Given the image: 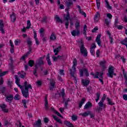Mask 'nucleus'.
Returning <instances> with one entry per match:
<instances>
[{
    "label": "nucleus",
    "instance_id": "nucleus-1",
    "mask_svg": "<svg viewBox=\"0 0 127 127\" xmlns=\"http://www.w3.org/2000/svg\"><path fill=\"white\" fill-rule=\"evenodd\" d=\"M15 79L16 80L15 83L17 86H18V87H19V88H20L23 97L27 98L29 95L28 94V91H29V90H30L31 91H32V86L31 84H28L27 82H25L24 85L21 86V85L19 84L20 80L17 75H15Z\"/></svg>",
    "mask_w": 127,
    "mask_h": 127
},
{
    "label": "nucleus",
    "instance_id": "nucleus-2",
    "mask_svg": "<svg viewBox=\"0 0 127 127\" xmlns=\"http://www.w3.org/2000/svg\"><path fill=\"white\" fill-rule=\"evenodd\" d=\"M80 52L84 56L86 57L87 55H88V51H87V49L84 46V44H83V41H81L80 44Z\"/></svg>",
    "mask_w": 127,
    "mask_h": 127
},
{
    "label": "nucleus",
    "instance_id": "nucleus-3",
    "mask_svg": "<svg viewBox=\"0 0 127 127\" xmlns=\"http://www.w3.org/2000/svg\"><path fill=\"white\" fill-rule=\"evenodd\" d=\"M73 65L72 67V70H70V73L71 75V76H74V74H75V72H76V66H77V60L76 59H74L72 62Z\"/></svg>",
    "mask_w": 127,
    "mask_h": 127
},
{
    "label": "nucleus",
    "instance_id": "nucleus-4",
    "mask_svg": "<svg viewBox=\"0 0 127 127\" xmlns=\"http://www.w3.org/2000/svg\"><path fill=\"white\" fill-rule=\"evenodd\" d=\"M113 75H116L115 73V67L113 66H109L108 69V73H107L108 77L113 78Z\"/></svg>",
    "mask_w": 127,
    "mask_h": 127
},
{
    "label": "nucleus",
    "instance_id": "nucleus-5",
    "mask_svg": "<svg viewBox=\"0 0 127 127\" xmlns=\"http://www.w3.org/2000/svg\"><path fill=\"white\" fill-rule=\"evenodd\" d=\"M64 20H66L65 22V25L66 26V28H68V26H69V22L68 20H70V15L69 14V12H67L66 14H64Z\"/></svg>",
    "mask_w": 127,
    "mask_h": 127
},
{
    "label": "nucleus",
    "instance_id": "nucleus-6",
    "mask_svg": "<svg viewBox=\"0 0 127 127\" xmlns=\"http://www.w3.org/2000/svg\"><path fill=\"white\" fill-rule=\"evenodd\" d=\"M6 105L4 103H1L0 104V109L2 112H3V113H7L8 112V109L6 108Z\"/></svg>",
    "mask_w": 127,
    "mask_h": 127
},
{
    "label": "nucleus",
    "instance_id": "nucleus-7",
    "mask_svg": "<svg viewBox=\"0 0 127 127\" xmlns=\"http://www.w3.org/2000/svg\"><path fill=\"white\" fill-rule=\"evenodd\" d=\"M107 17L109 18V19H105V24H106V25H109L110 24V22H111V19H112L113 15H112L111 13H108L107 14Z\"/></svg>",
    "mask_w": 127,
    "mask_h": 127
},
{
    "label": "nucleus",
    "instance_id": "nucleus-8",
    "mask_svg": "<svg viewBox=\"0 0 127 127\" xmlns=\"http://www.w3.org/2000/svg\"><path fill=\"white\" fill-rule=\"evenodd\" d=\"M79 73L80 77H83V75H84V74L86 76H89V73H88V70H87L85 68H84L83 69H80L79 70Z\"/></svg>",
    "mask_w": 127,
    "mask_h": 127
},
{
    "label": "nucleus",
    "instance_id": "nucleus-9",
    "mask_svg": "<svg viewBox=\"0 0 127 127\" xmlns=\"http://www.w3.org/2000/svg\"><path fill=\"white\" fill-rule=\"evenodd\" d=\"M91 75H92L94 78H102L103 77V72H97L95 74L91 72Z\"/></svg>",
    "mask_w": 127,
    "mask_h": 127
},
{
    "label": "nucleus",
    "instance_id": "nucleus-10",
    "mask_svg": "<svg viewBox=\"0 0 127 127\" xmlns=\"http://www.w3.org/2000/svg\"><path fill=\"white\" fill-rule=\"evenodd\" d=\"M102 35L101 34H99L97 36L95 41L97 43L98 45L101 46V37Z\"/></svg>",
    "mask_w": 127,
    "mask_h": 127
},
{
    "label": "nucleus",
    "instance_id": "nucleus-11",
    "mask_svg": "<svg viewBox=\"0 0 127 127\" xmlns=\"http://www.w3.org/2000/svg\"><path fill=\"white\" fill-rule=\"evenodd\" d=\"M54 119L57 123H58L60 124V125H63V122H62V120L61 119H59V117L55 116L54 115L53 116Z\"/></svg>",
    "mask_w": 127,
    "mask_h": 127
},
{
    "label": "nucleus",
    "instance_id": "nucleus-12",
    "mask_svg": "<svg viewBox=\"0 0 127 127\" xmlns=\"http://www.w3.org/2000/svg\"><path fill=\"white\" fill-rule=\"evenodd\" d=\"M0 30L2 33V34H4V29H3V21L0 20Z\"/></svg>",
    "mask_w": 127,
    "mask_h": 127
},
{
    "label": "nucleus",
    "instance_id": "nucleus-13",
    "mask_svg": "<svg viewBox=\"0 0 127 127\" xmlns=\"http://www.w3.org/2000/svg\"><path fill=\"white\" fill-rule=\"evenodd\" d=\"M82 85H83V86H85V87L88 86V85H89V84L90 83V80H89V79H82L81 80Z\"/></svg>",
    "mask_w": 127,
    "mask_h": 127
},
{
    "label": "nucleus",
    "instance_id": "nucleus-14",
    "mask_svg": "<svg viewBox=\"0 0 127 127\" xmlns=\"http://www.w3.org/2000/svg\"><path fill=\"white\" fill-rule=\"evenodd\" d=\"M80 34V31H79V30H74L71 32V35L72 36H78Z\"/></svg>",
    "mask_w": 127,
    "mask_h": 127
},
{
    "label": "nucleus",
    "instance_id": "nucleus-15",
    "mask_svg": "<svg viewBox=\"0 0 127 127\" xmlns=\"http://www.w3.org/2000/svg\"><path fill=\"white\" fill-rule=\"evenodd\" d=\"M100 19V12H97L94 16V21L95 22H98Z\"/></svg>",
    "mask_w": 127,
    "mask_h": 127
},
{
    "label": "nucleus",
    "instance_id": "nucleus-16",
    "mask_svg": "<svg viewBox=\"0 0 127 127\" xmlns=\"http://www.w3.org/2000/svg\"><path fill=\"white\" fill-rule=\"evenodd\" d=\"M52 59H53L54 61H57L58 59H64V56H58L57 57L53 56L52 57Z\"/></svg>",
    "mask_w": 127,
    "mask_h": 127
},
{
    "label": "nucleus",
    "instance_id": "nucleus-17",
    "mask_svg": "<svg viewBox=\"0 0 127 127\" xmlns=\"http://www.w3.org/2000/svg\"><path fill=\"white\" fill-rule=\"evenodd\" d=\"M34 38L35 40L36 44H37V45H38L39 44V41H38V40L37 39V33L35 30H34Z\"/></svg>",
    "mask_w": 127,
    "mask_h": 127
},
{
    "label": "nucleus",
    "instance_id": "nucleus-18",
    "mask_svg": "<svg viewBox=\"0 0 127 127\" xmlns=\"http://www.w3.org/2000/svg\"><path fill=\"white\" fill-rule=\"evenodd\" d=\"M92 103L90 102H87L84 106V109H90V108H92Z\"/></svg>",
    "mask_w": 127,
    "mask_h": 127
},
{
    "label": "nucleus",
    "instance_id": "nucleus-19",
    "mask_svg": "<svg viewBox=\"0 0 127 127\" xmlns=\"http://www.w3.org/2000/svg\"><path fill=\"white\" fill-rule=\"evenodd\" d=\"M61 51V46H59V47L57 48L56 49H54V53H55V55H57L58 53Z\"/></svg>",
    "mask_w": 127,
    "mask_h": 127
},
{
    "label": "nucleus",
    "instance_id": "nucleus-20",
    "mask_svg": "<svg viewBox=\"0 0 127 127\" xmlns=\"http://www.w3.org/2000/svg\"><path fill=\"white\" fill-rule=\"evenodd\" d=\"M43 58L41 57L37 62L36 64L37 65H42V64H43Z\"/></svg>",
    "mask_w": 127,
    "mask_h": 127
},
{
    "label": "nucleus",
    "instance_id": "nucleus-21",
    "mask_svg": "<svg viewBox=\"0 0 127 127\" xmlns=\"http://www.w3.org/2000/svg\"><path fill=\"white\" fill-rule=\"evenodd\" d=\"M6 98V102H8V103H10V102H11V101H12L13 99V96L11 95H8Z\"/></svg>",
    "mask_w": 127,
    "mask_h": 127
},
{
    "label": "nucleus",
    "instance_id": "nucleus-22",
    "mask_svg": "<svg viewBox=\"0 0 127 127\" xmlns=\"http://www.w3.org/2000/svg\"><path fill=\"white\" fill-rule=\"evenodd\" d=\"M81 116L83 117H88V116L91 115V111H87L86 112H84L83 113L80 114Z\"/></svg>",
    "mask_w": 127,
    "mask_h": 127
},
{
    "label": "nucleus",
    "instance_id": "nucleus-23",
    "mask_svg": "<svg viewBox=\"0 0 127 127\" xmlns=\"http://www.w3.org/2000/svg\"><path fill=\"white\" fill-rule=\"evenodd\" d=\"M86 98H83L81 99V101L79 102V108H81L82 106H83V104L86 102Z\"/></svg>",
    "mask_w": 127,
    "mask_h": 127
},
{
    "label": "nucleus",
    "instance_id": "nucleus-24",
    "mask_svg": "<svg viewBox=\"0 0 127 127\" xmlns=\"http://www.w3.org/2000/svg\"><path fill=\"white\" fill-rule=\"evenodd\" d=\"M34 126L36 127H41V120H38L35 124H34Z\"/></svg>",
    "mask_w": 127,
    "mask_h": 127
},
{
    "label": "nucleus",
    "instance_id": "nucleus-25",
    "mask_svg": "<svg viewBox=\"0 0 127 127\" xmlns=\"http://www.w3.org/2000/svg\"><path fill=\"white\" fill-rule=\"evenodd\" d=\"M64 124L67 127H74V126L73 125V124H71V123L69 122L68 121H65L64 122Z\"/></svg>",
    "mask_w": 127,
    "mask_h": 127
},
{
    "label": "nucleus",
    "instance_id": "nucleus-26",
    "mask_svg": "<svg viewBox=\"0 0 127 127\" xmlns=\"http://www.w3.org/2000/svg\"><path fill=\"white\" fill-rule=\"evenodd\" d=\"M105 7L108 8V9H112V6L110 5V3H109V1L108 0H105Z\"/></svg>",
    "mask_w": 127,
    "mask_h": 127
},
{
    "label": "nucleus",
    "instance_id": "nucleus-27",
    "mask_svg": "<svg viewBox=\"0 0 127 127\" xmlns=\"http://www.w3.org/2000/svg\"><path fill=\"white\" fill-rule=\"evenodd\" d=\"M80 21H76L75 23V28L78 30L79 28L80 27Z\"/></svg>",
    "mask_w": 127,
    "mask_h": 127
},
{
    "label": "nucleus",
    "instance_id": "nucleus-28",
    "mask_svg": "<svg viewBox=\"0 0 127 127\" xmlns=\"http://www.w3.org/2000/svg\"><path fill=\"white\" fill-rule=\"evenodd\" d=\"M118 24V20H115V25L118 28V29L121 30L123 29V26L122 25H117Z\"/></svg>",
    "mask_w": 127,
    "mask_h": 127
},
{
    "label": "nucleus",
    "instance_id": "nucleus-29",
    "mask_svg": "<svg viewBox=\"0 0 127 127\" xmlns=\"http://www.w3.org/2000/svg\"><path fill=\"white\" fill-rule=\"evenodd\" d=\"M46 60L48 64L50 66V65H51L52 64L51 62L50 61V55L49 54L47 55Z\"/></svg>",
    "mask_w": 127,
    "mask_h": 127
},
{
    "label": "nucleus",
    "instance_id": "nucleus-30",
    "mask_svg": "<svg viewBox=\"0 0 127 127\" xmlns=\"http://www.w3.org/2000/svg\"><path fill=\"white\" fill-rule=\"evenodd\" d=\"M55 19L58 22H60V23H63V22L62 21V20H61L60 18H59V16H58V15H56V16H55Z\"/></svg>",
    "mask_w": 127,
    "mask_h": 127
},
{
    "label": "nucleus",
    "instance_id": "nucleus-31",
    "mask_svg": "<svg viewBox=\"0 0 127 127\" xmlns=\"http://www.w3.org/2000/svg\"><path fill=\"white\" fill-rule=\"evenodd\" d=\"M50 39L52 41L55 40V39H56V35L53 33H52L50 36Z\"/></svg>",
    "mask_w": 127,
    "mask_h": 127
},
{
    "label": "nucleus",
    "instance_id": "nucleus-32",
    "mask_svg": "<svg viewBox=\"0 0 127 127\" xmlns=\"http://www.w3.org/2000/svg\"><path fill=\"white\" fill-rule=\"evenodd\" d=\"M21 42V40L20 39H17L14 41V44L16 46H19L20 44V43Z\"/></svg>",
    "mask_w": 127,
    "mask_h": 127
},
{
    "label": "nucleus",
    "instance_id": "nucleus-33",
    "mask_svg": "<svg viewBox=\"0 0 127 127\" xmlns=\"http://www.w3.org/2000/svg\"><path fill=\"white\" fill-rule=\"evenodd\" d=\"M45 107L46 109L47 110L48 108V101H47V96L45 97Z\"/></svg>",
    "mask_w": 127,
    "mask_h": 127
},
{
    "label": "nucleus",
    "instance_id": "nucleus-34",
    "mask_svg": "<svg viewBox=\"0 0 127 127\" xmlns=\"http://www.w3.org/2000/svg\"><path fill=\"white\" fill-rule=\"evenodd\" d=\"M18 74L20 75V76L22 79H23V78H24V77H25L26 76V73L24 71H21V72H18Z\"/></svg>",
    "mask_w": 127,
    "mask_h": 127
},
{
    "label": "nucleus",
    "instance_id": "nucleus-35",
    "mask_svg": "<svg viewBox=\"0 0 127 127\" xmlns=\"http://www.w3.org/2000/svg\"><path fill=\"white\" fill-rule=\"evenodd\" d=\"M10 18H11V20H12L13 22H14V21H15V20L16 19V18H15V15H14V13H13L10 15Z\"/></svg>",
    "mask_w": 127,
    "mask_h": 127
},
{
    "label": "nucleus",
    "instance_id": "nucleus-36",
    "mask_svg": "<svg viewBox=\"0 0 127 127\" xmlns=\"http://www.w3.org/2000/svg\"><path fill=\"white\" fill-rule=\"evenodd\" d=\"M106 99L108 102V105H115V103L109 97H107Z\"/></svg>",
    "mask_w": 127,
    "mask_h": 127
},
{
    "label": "nucleus",
    "instance_id": "nucleus-37",
    "mask_svg": "<svg viewBox=\"0 0 127 127\" xmlns=\"http://www.w3.org/2000/svg\"><path fill=\"white\" fill-rule=\"evenodd\" d=\"M83 34L86 36L87 35V25H84L83 26Z\"/></svg>",
    "mask_w": 127,
    "mask_h": 127
},
{
    "label": "nucleus",
    "instance_id": "nucleus-38",
    "mask_svg": "<svg viewBox=\"0 0 127 127\" xmlns=\"http://www.w3.org/2000/svg\"><path fill=\"white\" fill-rule=\"evenodd\" d=\"M7 74V71H1V70L0 69V77H2V76H4Z\"/></svg>",
    "mask_w": 127,
    "mask_h": 127
},
{
    "label": "nucleus",
    "instance_id": "nucleus-39",
    "mask_svg": "<svg viewBox=\"0 0 127 127\" xmlns=\"http://www.w3.org/2000/svg\"><path fill=\"white\" fill-rule=\"evenodd\" d=\"M31 26V23L30 22V20H28L27 21V26H26L27 29H29Z\"/></svg>",
    "mask_w": 127,
    "mask_h": 127
},
{
    "label": "nucleus",
    "instance_id": "nucleus-40",
    "mask_svg": "<svg viewBox=\"0 0 127 127\" xmlns=\"http://www.w3.org/2000/svg\"><path fill=\"white\" fill-rule=\"evenodd\" d=\"M107 34L109 35V39H110V43H111V44H113V38L111 36V34H110V32H109V31H107Z\"/></svg>",
    "mask_w": 127,
    "mask_h": 127
},
{
    "label": "nucleus",
    "instance_id": "nucleus-41",
    "mask_svg": "<svg viewBox=\"0 0 127 127\" xmlns=\"http://www.w3.org/2000/svg\"><path fill=\"white\" fill-rule=\"evenodd\" d=\"M50 82L51 87L54 88V85L55 84V82L54 81V80L51 79Z\"/></svg>",
    "mask_w": 127,
    "mask_h": 127
},
{
    "label": "nucleus",
    "instance_id": "nucleus-42",
    "mask_svg": "<svg viewBox=\"0 0 127 127\" xmlns=\"http://www.w3.org/2000/svg\"><path fill=\"white\" fill-rule=\"evenodd\" d=\"M100 93H97L96 94V98H97L95 99L96 103H98V102H99V100H100Z\"/></svg>",
    "mask_w": 127,
    "mask_h": 127
},
{
    "label": "nucleus",
    "instance_id": "nucleus-43",
    "mask_svg": "<svg viewBox=\"0 0 127 127\" xmlns=\"http://www.w3.org/2000/svg\"><path fill=\"white\" fill-rule=\"evenodd\" d=\"M65 95V91L64 89H62L61 92L60 93V96H62V98H64Z\"/></svg>",
    "mask_w": 127,
    "mask_h": 127
},
{
    "label": "nucleus",
    "instance_id": "nucleus-44",
    "mask_svg": "<svg viewBox=\"0 0 127 127\" xmlns=\"http://www.w3.org/2000/svg\"><path fill=\"white\" fill-rule=\"evenodd\" d=\"M101 53H102V51L100 50H97L96 51V56L97 57H99L100 55H101Z\"/></svg>",
    "mask_w": 127,
    "mask_h": 127
},
{
    "label": "nucleus",
    "instance_id": "nucleus-45",
    "mask_svg": "<svg viewBox=\"0 0 127 127\" xmlns=\"http://www.w3.org/2000/svg\"><path fill=\"white\" fill-rule=\"evenodd\" d=\"M96 3L97 8L99 9L100 8V6H101V3L100 2V0H96Z\"/></svg>",
    "mask_w": 127,
    "mask_h": 127
},
{
    "label": "nucleus",
    "instance_id": "nucleus-46",
    "mask_svg": "<svg viewBox=\"0 0 127 127\" xmlns=\"http://www.w3.org/2000/svg\"><path fill=\"white\" fill-rule=\"evenodd\" d=\"M55 113L59 117H60V118H62V119H63V117L62 116V115H61V114H60V113L59 112H58L57 111L55 110L54 111Z\"/></svg>",
    "mask_w": 127,
    "mask_h": 127
},
{
    "label": "nucleus",
    "instance_id": "nucleus-47",
    "mask_svg": "<svg viewBox=\"0 0 127 127\" xmlns=\"http://www.w3.org/2000/svg\"><path fill=\"white\" fill-rule=\"evenodd\" d=\"M29 65L30 67H32L33 65L34 64V61H29Z\"/></svg>",
    "mask_w": 127,
    "mask_h": 127
},
{
    "label": "nucleus",
    "instance_id": "nucleus-48",
    "mask_svg": "<svg viewBox=\"0 0 127 127\" xmlns=\"http://www.w3.org/2000/svg\"><path fill=\"white\" fill-rule=\"evenodd\" d=\"M66 3L68 6H69V5H71V4H73V2L71 0H69L68 1H66Z\"/></svg>",
    "mask_w": 127,
    "mask_h": 127
},
{
    "label": "nucleus",
    "instance_id": "nucleus-49",
    "mask_svg": "<svg viewBox=\"0 0 127 127\" xmlns=\"http://www.w3.org/2000/svg\"><path fill=\"white\" fill-rule=\"evenodd\" d=\"M79 13H81L82 15H84V17H86L87 16V14H86V13H85L84 11H82L81 10L79 11Z\"/></svg>",
    "mask_w": 127,
    "mask_h": 127
},
{
    "label": "nucleus",
    "instance_id": "nucleus-50",
    "mask_svg": "<svg viewBox=\"0 0 127 127\" xmlns=\"http://www.w3.org/2000/svg\"><path fill=\"white\" fill-rule=\"evenodd\" d=\"M77 118L78 117L76 115H72L71 117V119L72 120V121H76Z\"/></svg>",
    "mask_w": 127,
    "mask_h": 127
},
{
    "label": "nucleus",
    "instance_id": "nucleus-51",
    "mask_svg": "<svg viewBox=\"0 0 127 127\" xmlns=\"http://www.w3.org/2000/svg\"><path fill=\"white\" fill-rule=\"evenodd\" d=\"M20 99V97L19 96V95L18 94H16L15 97H14V99L16 100H18Z\"/></svg>",
    "mask_w": 127,
    "mask_h": 127
},
{
    "label": "nucleus",
    "instance_id": "nucleus-52",
    "mask_svg": "<svg viewBox=\"0 0 127 127\" xmlns=\"http://www.w3.org/2000/svg\"><path fill=\"white\" fill-rule=\"evenodd\" d=\"M98 105L99 106V107H101V108L104 107V102L103 101H100L98 103Z\"/></svg>",
    "mask_w": 127,
    "mask_h": 127
},
{
    "label": "nucleus",
    "instance_id": "nucleus-53",
    "mask_svg": "<svg viewBox=\"0 0 127 127\" xmlns=\"http://www.w3.org/2000/svg\"><path fill=\"white\" fill-rule=\"evenodd\" d=\"M90 53L92 55H95V49H91L90 48Z\"/></svg>",
    "mask_w": 127,
    "mask_h": 127
},
{
    "label": "nucleus",
    "instance_id": "nucleus-54",
    "mask_svg": "<svg viewBox=\"0 0 127 127\" xmlns=\"http://www.w3.org/2000/svg\"><path fill=\"white\" fill-rule=\"evenodd\" d=\"M43 32H44V29L41 28L40 30V33L41 34V36H43Z\"/></svg>",
    "mask_w": 127,
    "mask_h": 127
},
{
    "label": "nucleus",
    "instance_id": "nucleus-55",
    "mask_svg": "<svg viewBox=\"0 0 127 127\" xmlns=\"http://www.w3.org/2000/svg\"><path fill=\"white\" fill-rule=\"evenodd\" d=\"M105 64H106V63L105 62H101L100 63V65H101V66L103 67V68H106V67H105Z\"/></svg>",
    "mask_w": 127,
    "mask_h": 127
},
{
    "label": "nucleus",
    "instance_id": "nucleus-56",
    "mask_svg": "<svg viewBox=\"0 0 127 127\" xmlns=\"http://www.w3.org/2000/svg\"><path fill=\"white\" fill-rule=\"evenodd\" d=\"M96 47H97L96 46V44H91V45L90 48H91V49H95Z\"/></svg>",
    "mask_w": 127,
    "mask_h": 127
},
{
    "label": "nucleus",
    "instance_id": "nucleus-57",
    "mask_svg": "<svg viewBox=\"0 0 127 127\" xmlns=\"http://www.w3.org/2000/svg\"><path fill=\"white\" fill-rule=\"evenodd\" d=\"M16 126L19 127H21V123H20L19 121H18L16 123Z\"/></svg>",
    "mask_w": 127,
    "mask_h": 127
},
{
    "label": "nucleus",
    "instance_id": "nucleus-58",
    "mask_svg": "<svg viewBox=\"0 0 127 127\" xmlns=\"http://www.w3.org/2000/svg\"><path fill=\"white\" fill-rule=\"evenodd\" d=\"M44 123H47L48 122H49V119L48 118H45L44 119Z\"/></svg>",
    "mask_w": 127,
    "mask_h": 127
},
{
    "label": "nucleus",
    "instance_id": "nucleus-59",
    "mask_svg": "<svg viewBox=\"0 0 127 127\" xmlns=\"http://www.w3.org/2000/svg\"><path fill=\"white\" fill-rule=\"evenodd\" d=\"M27 56H28V55L27 54H26L22 57L21 59L22 60H24L25 59V58H26V57H27Z\"/></svg>",
    "mask_w": 127,
    "mask_h": 127
},
{
    "label": "nucleus",
    "instance_id": "nucleus-60",
    "mask_svg": "<svg viewBox=\"0 0 127 127\" xmlns=\"http://www.w3.org/2000/svg\"><path fill=\"white\" fill-rule=\"evenodd\" d=\"M123 99L125 101H127V94L123 95Z\"/></svg>",
    "mask_w": 127,
    "mask_h": 127
},
{
    "label": "nucleus",
    "instance_id": "nucleus-61",
    "mask_svg": "<svg viewBox=\"0 0 127 127\" xmlns=\"http://www.w3.org/2000/svg\"><path fill=\"white\" fill-rule=\"evenodd\" d=\"M59 111L61 112L62 114H63V112H64V108H60Z\"/></svg>",
    "mask_w": 127,
    "mask_h": 127
},
{
    "label": "nucleus",
    "instance_id": "nucleus-62",
    "mask_svg": "<svg viewBox=\"0 0 127 127\" xmlns=\"http://www.w3.org/2000/svg\"><path fill=\"white\" fill-rule=\"evenodd\" d=\"M9 42L11 48H13V47H14V46L13 45V43H12V41H11V40H10Z\"/></svg>",
    "mask_w": 127,
    "mask_h": 127
},
{
    "label": "nucleus",
    "instance_id": "nucleus-63",
    "mask_svg": "<svg viewBox=\"0 0 127 127\" xmlns=\"http://www.w3.org/2000/svg\"><path fill=\"white\" fill-rule=\"evenodd\" d=\"M123 73L124 75V77L125 78L126 81H127V74L125 73V70H123Z\"/></svg>",
    "mask_w": 127,
    "mask_h": 127
},
{
    "label": "nucleus",
    "instance_id": "nucleus-64",
    "mask_svg": "<svg viewBox=\"0 0 127 127\" xmlns=\"http://www.w3.org/2000/svg\"><path fill=\"white\" fill-rule=\"evenodd\" d=\"M37 84L38 86L41 85V84H42L41 81H40V80L37 81Z\"/></svg>",
    "mask_w": 127,
    "mask_h": 127
}]
</instances>
